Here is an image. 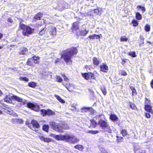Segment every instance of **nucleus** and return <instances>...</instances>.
<instances>
[{
	"mask_svg": "<svg viewBox=\"0 0 153 153\" xmlns=\"http://www.w3.org/2000/svg\"><path fill=\"white\" fill-rule=\"evenodd\" d=\"M77 51L76 48L75 47L68 49L64 51L61 58H63L67 64L71 65L72 62L71 59L74 55L77 54Z\"/></svg>",
	"mask_w": 153,
	"mask_h": 153,
	"instance_id": "nucleus-1",
	"label": "nucleus"
},
{
	"mask_svg": "<svg viewBox=\"0 0 153 153\" xmlns=\"http://www.w3.org/2000/svg\"><path fill=\"white\" fill-rule=\"evenodd\" d=\"M37 27L38 30H40L39 34L40 36L46 33L47 35H50L52 37L56 34V28L52 26H49L46 28L42 25H39Z\"/></svg>",
	"mask_w": 153,
	"mask_h": 153,
	"instance_id": "nucleus-2",
	"label": "nucleus"
},
{
	"mask_svg": "<svg viewBox=\"0 0 153 153\" xmlns=\"http://www.w3.org/2000/svg\"><path fill=\"white\" fill-rule=\"evenodd\" d=\"M50 125L51 127L54 130L61 133L64 132L63 129H69V127L67 124H63L61 126H60L54 122H50Z\"/></svg>",
	"mask_w": 153,
	"mask_h": 153,
	"instance_id": "nucleus-3",
	"label": "nucleus"
},
{
	"mask_svg": "<svg viewBox=\"0 0 153 153\" xmlns=\"http://www.w3.org/2000/svg\"><path fill=\"white\" fill-rule=\"evenodd\" d=\"M66 142L70 143H77L79 140L76 136L72 134H65V140Z\"/></svg>",
	"mask_w": 153,
	"mask_h": 153,
	"instance_id": "nucleus-4",
	"label": "nucleus"
},
{
	"mask_svg": "<svg viewBox=\"0 0 153 153\" xmlns=\"http://www.w3.org/2000/svg\"><path fill=\"white\" fill-rule=\"evenodd\" d=\"M39 61V58L38 57L34 56L29 59L27 62V64L28 66H33V64L37 63Z\"/></svg>",
	"mask_w": 153,
	"mask_h": 153,
	"instance_id": "nucleus-5",
	"label": "nucleus"
},
{
	"mask_svg": "<svg viewBox=\"0 0 153 153\" xmlns=\"http://www.w3.org/2000/svg\"><path fill=\"white\" fill-rule=\"evenodd\" d=\"M27 106L28 108L36 111H38L39 109V106L36 103H33L30 102H29L27 103Z\"/></svg>",
	"mask_w": 153,
	"mask_h": 153,
	"instance_id": "nucleus-6",
	"label": "nucleus"
},
{
	"mask_svg": "<svg viewBox=\"0 0 153 153\" xmlns=\"http://www.w3.org/2000/svg\"><path fill=\"white\" fill-rule=\"evenodd\" d=\"M34 30L32 29L30 27L27 26L23 31V34L24 36H28L29 35L33 33Z\"/></svg>",
	"mask_w": 153,
	"mask_h": 153,
	"instance_id": "nucleus-7",
	"label": "nucleus"
},
{
	"mask_svg": "<svg viewBox=\"0 0 153 153\" xmlns=\"http://www.w3.org/2000/svg\"><path fill=\"white\" fill-rule=\"evenodd\" d=\"M82 76L86 79L88 80L91 79H95L94 74L91 73H82Z\"/></svg>",
	"mask_w": 153,
	"mask_h": 153,
	"instance_id": "nucleus-8",
	"label": "nucleus"
},
{
	"mask_svg": "<svg viewBox=\"0 0 153 153\" xmlns=\"http://www.w3.org/2000/svg\"><path fill=\"white\" fill-rule=\"evenodd\" d=\"M98 125L100 126L102 128L107 127H109L107 122L102 120H100L98 123Z\"/></svg>",
	"mask_w": 153,
	"mask_h": 153,
	"instance_id": "nucleus-9",
	"label": "nucleus"
},
{
	"mask_svg": "<svg viewBox=\"0 0 153 153\" xmlns=\"http://www.w3.org/2000/svg\"><path fill=\"white\" fill-rule=\"evenodd\" d=\"M31 124L32 125L29 126V127L30 128L36 131V129L35 128H38L39 127V124L38 122L34 120L32 121Z\"/></svg>",
	"mask_w": 153,
	"mask_h": 153,
	"instance_id": "nucleus-10",
	"label": "nucleus"
},
{
	"mask_svg": "<svg viewBox=\"0 0 153 153\" xmlns=\"http://www.w3.org/2000/svg\"><path fill=\"white\" fill-rule=\"evenodd\" d=\"M13 94H10L6 95L4 98V101L9 103L12 102V100H13Z\"/></svg>",
	"mask_w": 153,
	"mask_h": 153,
	"instance_id": "nucleus-11",
	"label": "nucleus"
},
{
	"mask_svg": "<svg viewBox=\"0 0 153 153\" xmlns=\"http://www.w3.org/2000/svg\"><path fill=\"white\" fill-rule=\"evenodd\" d=\"M13 100L17 101L18 102H22L23 104H25L26 102V100L23 99L21 98L16 96L13 95Z\"/></svg>",
	"mask_w": 153,
	"mask_h": 153,
	"instance_id": "nucleus-12",
	"label": "nucleus"
},
{
	"mask_svg": "<svg viewBox=\"0 0 153 153\" xmlns=\"http://www.w3.org/2000/svg\"><path fill=\"white\" fill-rule=\"evenodd\" d=\"M28 53L27 49L25 47L19 49V53L20 55H26Z\"/></svg>",
	"mask_w": 153,
	"mask_h": 153,
	"instance_id": "nucleus-13",
	"label": "nucleus"
},
{
	"mask_svg": "<svg viewBox=\"0 0 153 153\" xmlns=\"http://www.w3.org/2000/svg\"><path fill=\"white\" fill-rule=\"evenodd\" d=\"M53 137H54L57 140H65V135H54L53 136Z\"/></svg>",
	"mask_w": 153,
	"mask_h": 153,
	"instance_id": "nucleus-14",
	"label": "nucleus"
},
{
	"mask_svg": "<svg viewBox=\"0 0 153 153\" xmlns=\"http://www.w3.org/2000/svg\"><path fill=\"white\" fill-rule=\"evenodd\" d=\"M39 137L40 139L45 142L49 143L51 142L52 141V139L50 138H45L43 136H39Z\"/></svg>",
	"mask_w": 153,
	"mask_h": 153,
	"instance_id": "nucleus-15",
	"label": "nucleus"
},
{
	"mask_svg": "<svg viewBox=\"0 0 153 153\" xmlns=\"http://www.w3.org/2000/svg\"><path fill=\"white\" fill-rule=\"evenodd\" d=\"M152 108V106L146 104L145 105V109L146 111L153 113Z\"/></svg>",
	"mask_w": 153,
	"mask_h": 153,
	"instance_id": "nucleus-16",
	"label": "nucleus"
},
{
	"mask_svg": "<svg viewBox=\"0 0 153 153\" xmlns=\"http://www.w3.org/2000/svg\"><path fill=\"white\" fill-rule=\"evenodd\" d=\"M100 36H102L101 34H100V35H96V34H94V35L89 36L88 38L90 39H99L100 38Z\"/></svg>",
	"mask_w": 153,
	"mask_h": 153,
	"instance_id": "nucleus-17",
	"label": "nucleus"
},
{
	"mask_svg": "<svg viewBox=\"0 0 153 153\" xmlns=\"http://www.w3.org/2000/svg\"><path fill=\"white\" fill-rule=\"evenodd\" d=\"M110 119L113 121H116L118 119V117L114 114H111L110 116Z\"/></svg>",
	"mask_w": 153,
	"mask_h": 153,
	"instance_id": "nucleus-18",
	"label": "nucleus"
},
{
	"mask_svg": "<svg viewBox=\"0 0 153 153\" xmlns=\"http://www.w3.org/2000/svg\"><path fill=\"white\" fill-rule=\"evenodd\" d=\"M42 16V14L41 13H39L34 16V19L37 20H40Z\"/></svg>",
	"mask_w": 153,
	"mask_h": 153,
	"instance_id": "nucleus-19",
	"label": "nucleus"
},
{
	"mask_svg": "<svg viewBox=\"0 0 153 153\" xmlns=\"http://www.w3.org/2000/svg\"><path fill=\"white\" fill-rule=\"evenodd\" d=\"M78 22H74L73 25L72 27L73 29L75 30H77L78 29Z\"/></svg>",
	"mask_w": 153,
	"mask_h": 153,
	"instance_id": "nucleus-20",
	"label": "nucleus"
},
{
	"mask_svg": "<svg viewBox=\"0 0 153 153\" xmlns=\"http://www.w3.org/2000/svg\"><path fill=\"white\" fill-rule=\"evenodd\" d=\"M55 97L57 99V100L61 103H64L65 102V101L61 98L58 95H55Z\"/></svg>",
	"mask_w": 153,
	"mask_h": 153,
	"instance_id": "nucleus-21",
	"label": "nucleus"
},
{
	"mask_svg": "<svg viewBox=\"0 0 153 153\" xmlns=\"http://www.w3.org/2000/svg\"><path fill=\"white\" fill-rule=\"evenodd\" d=\"M93 61L94 65H97L99 63L100 61L96 57L93 58Z\"/></svg>",
	"mask_w": 153,
	"mask_h": 153,
	"instance_id": "nucleus-22",
	"label": "nucleus"
},
{
	"mask_svg": "<svg viewBox=\"0 0 153 153\" xmlns=\"http://www.w3.org/2000/svg\"><path fill=\"white\" fill-rule=\"evenodd\" d=\"M135 17L136 19L138 20H141L142 18L141 15L138 12L136 13Z\"/></svg>",
	"mask_w": 153,
	"mask_h": 153,
	"instance_id": "nucleus-23",
	"label": "nucleus"
},
{
	"mask_svg": "<svg viewBox=\"0 0 153 153\" xmlns=\"http://www.w3.org/2000/svg\"><path fill=\"white\" fill-rule=\"evenodd\" d=\"M74 148L80 151L82 150L84 148L83 146L82 145H78L75 146H74Z\"/></svg>",
	"mask_w": 153,
	"mask_h": 153,
	"instance_id": "nucleus-24",
	"label": "nucleus"
},
{
	"mask_svg": "<svg viewBox=\"0 0 153 153\" xmlns=\"http://www.w3.org/2000/svg\"><path fill=\"white\" fill-rule=\"evenodd\" d=\"M28 85L30 87L32 88H34L37 85L36 83L34 82H29Z\"/></svg>",
	"mask_w": 153,
	"mask_h": 153,
	"instance_id": "nucleus-25",
	"label": "nucleus"
},
{
	"mask_svg": "<svg viewBox=\"0 0 153 153\" xmlns=\"http://www.w3.org/2000/svg\"><path fill=\"white\" fill-rule=\"evenodd\" d=\"M129 56H131L133 57H135L136 56V53L134 51L130 52L128 53Z\"/></svg>",
	"mask_w": 153,
	"mask_h": 153,
	"instance_id": "nucleus-26",
	"label": "nucleus"
},
{
	"mask_svg": "<svg viewBox=\"0 0 153 153\" xmlns=\"http://www.w3.org/2000/svg\"><path fill=\"white\" fill-rule=\"evenodd\" d=\"M49 128L48 126L46 125H44L43 126L42 129L44 131L46 132H48V131Z\"/></svg>",
	"mask_w": 153,
	"mask_h": 153,
	"instance_id": "nucleus-27",
	"label": "nucleus"
},
{
	"mask_svg": "<svg viewBox=\"0 0 153 153\" xmlns=\"http://www.w3.org/2000/svg\"><path fill=\"white\" fill-rule=\"evenodd\" d=\"M132 23L134 27H136L138 25V22L135 19H134L132 21Z\"/></svg>",
	"mask_w": 153,
	"mask_h": 153,
	"instance_id": "nucleus-28",
	"label": "nucleus"
},
{
	"mask_svg": "<svg viewBox=\"0 0 153 153\" xmlns=\"http://www.w3.org/2000/svg\"><path fill=\"white\" fill-rule=\"evenodd\" d=\"M150 26L148 24H146L145 26V30L146 32H149L150 30Z\"/></svg>",
	"mask_w": 153,
	"mask_h": 153,
	"instance_id": "nucleus-29",
	"label": "nucleus"
},
{
	"mask_svg": "<svg viewBox=\"0 0 153 153\" xmlns=\"http://www.w3.org/2000/svg\"><path fill=\"white\" fill-rule=\"evenodd\" d=\"M88 32V31L86 30H82L80 31V34L82 36L85 35Z\"/></svg>",
	"mask_w": 153,
	"mask_h": 153,
	"instance_id": "nucleus-30",
	"label": "nucleus"
},
{
	"mask_svg": "<svg viewBox=\"0 0 153 153\" xmlns=\"http://www.w3.org/2000/svg\"><path fill=\"white\" fill-rule=\"evenodd\" d=\"M135 153H143L142 152L139 153V152H140L141 149L139 147H135L134 149Z\"/></svg>",
	"mask_w": 153,
	"mask_h": 153,
	"instance_id": "nucleus-31",
	"label": "nucleus"
},
{
	"mask_svg": "<svg viewBox=\"0 0 153 153\" xmlns=\"http://www.w3.org/2000/svg\"><path fill=\"white\" fill-rule=\"evenodd\" d=\"M101 90L104 95H105L106 94L107 92L106 89L105 87L103 86L101 88Z\"/></svg>",
	"mask_w": 153,
	"mask_h": 153,
	"instance_id": "nucleus-32",
	"label": "nucleus"
},
{
	"mask_svg": "<svg viewBox=\"0 0 153 153\" xmlns=\"http://www.w3.org/2000/svg\"><path fill=\"white\" fill-rule=\"evenodd\" d=\"M100 71L103 72H107L108 70V68H100Z\"/></svg>",
	"mask_w": 153,
	"mask_h": 153,
	"instance_id": "nucleus-33",
	"label": "nucleus"
},
{
	"mask_svg": "<svg viewBox=\"0 0 153 153\" xmlns=\"http://www.w3.org/2000/svg\"><path fill=\"white\" fill-rule=\"evenodd\" d=\"M117 141L118 142H121L123 141V138L121 137L118 136H117Z\"/></svg>",
	"mask_w": 153,
	"mask_h": 153,
	"instance_id": "nucleus-34",
	"label": "nucleus"
},
{
	"mask_svg": "<svg viewBox=\"0 0 153 153\" xmlns=\"http://www.w3.org/2000/svg\"><path fill=\"white\" fill-rule=\"evenodd\" d=\"M88 108L89 107H84L82 108L81 109V112H87V111H88V109H89Z\"/></svg>",
	"mask_w": 153,
	"mask_h": 153,
	"instance_id": "nucleus-35",
	"label": "nucleus"
},
{
	"mask_svg": "<svg viewBox=\"0 0 153 153\" xmlns=\"http://www.w3.org/2000/svg\"><path fill=\"white\" fill-rule=\"evenodd\" d=\"M127 40V38L125 36H123L121 37L120 40L121 42H126Z\"/></svg>",
	"mask_w": 153,
	"mask_h": 153,
	"instance_id": "nucleus-36",
	"label": "nucleus"
},
{
	"mask_svg": "<svg viewBox=\"0 0 153 153\" xmlns=\"http://www.w3.org/2000/svg\"><path fill=\"white\" fill-rule=\"evenodd\" d=\"M55 77L58 82H62V79L59 76H56Z\"/></svg>",
	"mask_w": 153,
	"mask_h": 153,
	"instance_id": "nucleus-37",
	"label": "nucleus"
},
{
	"mask_svg": "<svg viewBox=\"0 0 153 153\" xmlns=\"http://www.w3.org/2000/svg\"><path fill=\"white\" fill-rule=\"evenodd\" d=\"M54 112L50 110H47V115H51L53 114Z\"/></svg>",
	"mask_w": 153,
	"mask_h": 153,
	"instance_id": "nucleus-38",
	"label": "nucleus"
},
{
	"mask_svg": "<svg viewBox=\"0 0 153 153\" xmlns=\"http://www.w3.org/2000/svg\"><path fill=\"white\" fill-rule=\"evenodd\" d=\"M8 111L9 112V114H10V115H11L13 116H17V114L14 111Z\"/></svg>",
	"mask_w": 153,
	"mask_h": 153,
	"instance_id": "nucleus-39",
	"label": "nucleus"
},
{
	"mask_svg": "<svg viewBox=\"0 0 153 153\" xmlns=\"http://www.w3.org/2000/svg\"><path fill=\"white\" fill-rule=\"evenodd\" d=\"M121 133L123 136H126L127 134V131L125 130H123Z\"/></svg>",
	"mask_w": 153,
	"mask_h": 153,
	"instance_id": "nucleus-40",
	"label": "nucleus"
},
{
	"mask_svg": "<svg viewBox=\"0 0 153 153\" xmlns=\"http://www.w3.org/2000/svg\"><path fill=\"white\" fill-rule=\"evenodd\" d=\"M88 111L90 112L91 114H93L94 113L95 111L91 107L88 108Z\"/></svg>",
	"mask_w": 153,
	"mask_h": 153,
	"instance_id": "nucleus-41",
	"label": "nucleus"
},
{
	"mask_svg": "<svg viewBox=\"0 0 153 153\" xmlns=\"http://www.w3.org/2000/svg\"><path fill=\"white\" fill-rule=\"evenodd\" d=\"M41 112L43 116H45L47 114V110L44 109H42L41 110Z\"/></svg>",
	"mask_w": 153,
	"mask_h": 153,
	"instance_id": "nucleus-42",
	"label": "nucleus"
},
{
	"mask_svg": "<svg viewBox=\"0 0 153 153\" xmlns=\"http://www.w3.org/2000/svg\"><path fill=\"white\" fill-rule=\"evenodd\" d=\"M20 27L22 29L24 30V29H25V28H26V27L27 26H25V25L23 24L20 23Z\"/></svg>",
	"mask_w": 153,
	"mask_h": 153,
	"instance_id": "nucleus-43",
	"label": "nucleus"
},
{
	"mask_svg": "<svg viewBox=\"0 0 153 153\" xmlns=\"http://www.w3.org/2000/svg\"><path fill=\"white\" fill-rule=\"evenodd\" d=\"M88 132L92 134H95L98 133L99 132L97 131H90Z\"/></svg>",
	"mask_w": 153,
	"mask_h": 153,
	"instance_id": "nucleus-44",
	"label": "nucleus"
},
{
	"mask_svg": "<svg viewBox=\"0 0 153 153\" xmlns=\"http://www.w3.org/2000/svg\"><path fill=\"white\" fill-rule=\"evenodd\" d=\"M92 125L95 127L97 125V123L94 120H92L91 121Z\"/></svg>",
	"mask_w": 153,
	"mask_h": 153,
	"instance_id": "nucleus-45",
	"label": "nucleus"
},
{
	"mask_svg": "<svg viewBox=\"0 0 153 153\" xmlns=\"http://www.w3.org/2000/svg\"><path fill=\"white\" fill-rule=\"evenodd\" d=\"M119 73L123 76H126L127 74L126 72L124 71H120L119 72Z\"/></svg>",
	"mask_w": 153,
	"mask_h": 153,
	"instance_id": "nucleus-46",
	"label": "nucleus"
},
{
	"mask_svg": "<svg viewBox=\"0 0 153 153\" xmlns=\"http://www.w3.org/2000/svg\"><path fill=\"white\" fill-rule=\"evenodd\" d=\"M131 90L132 91V95H135L136 94V90L133 87L131 88Z\"/></svg>",
	"mask_w": 153,
	"mask_h": 153,
	"instance_id": "nucleus-47",
	"label": "nucleus"
},
{
	"mask_svg": "<svg viewBox=\"0 0 153 153\" xmlns=\"http://www.w3.org/2000/svg\"><path fill=\"white\" fill-rule=\"evenodd\" d=\"M137 7H138L139 8L141 9L143 11H145L146 10V9L145 7H142L141 6L139 5L137 6Z\"/></svg>",
	"mask_w": 153,
	"mask_h": 153,
	"instance_id": "nucleus-48",
	"label": "nucleus"
},
{
	"mask_svg": "<svg viewBox=\"0 0 153 153\" xmlns=\"http://www.w3.org/2000/svg\"><path fill=\"white\" fill-rule=\"evenodd\" d=\"M100 151L102 153H108L106 150L103 148H101L100 149Z\"/></svg>",
	"mask_w": 153,
	"mask_h": 153,
	"instance_id": "nucleus-49",
	"label": "nucleus"
},
{
	"mask_svg": "<svg viewBox=\"0 0 153 153\" xmlns=\"http://www.w3.org/2000/svg\"><path fill=\"white\" fill-rule=\"evenodd\" d=\"M21 80L26 81H28V79L26 77H21Z\"/></svg>",
	"mask_w": 153,
	"mask_h": 153,
	"instance_id": "nucleus-50",
	"label": "nucleus"
},
{
	"mask_svg": "<svg viewBox=\"0 0 153 153\" xmlns=\"http://www.w3.org/2000/svg\"><path fill=\"white\" fill-rule=\"evenodd\" d=\"M94 13H96L97 14H98L99 12V10L97 9H94Z\"/></svg>",
	"mask_w": 153,
	"mask_h": 153,
	"instance_id": "nucleus-51",
	"label": "nucleus"
},
{
	"mask_svg": "<svg viewBox=\"0 0 153 153\" xmlns=\"http://www.w3.org/2000/svg\"><path fill=\"white\" fill-rule=\"evenodd\" d=\"M130 106L133 109H135L136 108L134 104H130Z\"/></svg>",
	"mask_w": 153,
	"mask_h": 153,
	"instance_id": "nucleus-52",
	"label": "nucleus"
},
{
	"mask_svg": "<svg viewBox=\"0 0 153 153\" xmlns=\"http://www.w3.org/2000/svg\"><path fill=\"white\" fill-rule=\"evenodd\" d=\"M64 86H65L66 88L70 92H72V90L70 89V88L68 86V85H64Z\"/></svg>",
	"mask_w": 153,
	"mask_h": 153,
	"instance_id": "nucleus-53",
	"label": "nucleus"
},
{
	"mask_svg": "<svg viewBox=\"0 0 153 153\" xmlns=\"http://www.w3.org/2000/svg\"><path fill=\"white\" fill-rule=\"evenodd\" d=\"M150 101L147 98L145 99V103L148 104V103H149Z\"/></svg>",
	"mask_w": 153,
	"mask_h": 153,
	"instance_id": "nucleus-54",
	"label": "nucleus"
},
{
	"mask_svg": "<svg viewBox=\"0 0 153 153\" xmlns=\"http://www.w3.org/2000/svg\"><path fill=\"white\" fill-rule=\"evenodd\" d=\"M60 60L59 59H57L54 62V63L55 64H59V63Z\"/></svg>",
	"mask_w": 153,
	"mask_h": 153,
	"instance_id": "nucleus-55",
	"label": "nucleus"
},
{
	"mask_svg": "<svg viewBox=\"0 0 153 153\" xmlns=\"http://www.w3.org/2000/svg\"><path fill=\"white\" fill-rule=\"evenodd\" d=\"M7 21L10 23H12L13 22V21L10 18H9L7 19Z\"/></svg>",
	"mask_w": 153,
	"mask_h": 153,
	"instance_id": "nucleus-56",
	"label": "nucleus"
},
{
	"mask_svg": "<svg viewBox=\"0 0 153 153\" xmlns=\"http://www.w3.org/2000/svg\"><path fill=\"white\" fill-rule=\"evenodd\" d=\"M146 116L148 118H149L150 117V115L149 113H146Z\"/></svg>",
	"mask_w": 153,
	"mask_h": 153,
	"instance_id": "nucleus-57",
	"label": "nucleus"
},
{
	"mask_svg": "<svg viewBox=\"0 0 153 153\" xmlns=\"http://www.w3.org/2000/svg\"><path fill=\"white\" fill-rule=\"evenodd\" d=\"M102 65L100 66V67H108V66L106 64V63H102Z\"/></svg>",
	"mask_w": 153,
	"mask_h": 153,
	"instance_id": "nucleus-58",
	"label": "nucleus"
},
{
	"mask_svg": "<svg viewBox=\"0 0 153 153\" xmlns=\"http://www.w3.org/2000/svg\"><path fill=\"white\" fill-rule=\"evenodd\" d=\"M76 103H73L71 105V107L75 108L76 107Z\"/></svg>",
	"mask_w": 153,
	"mask_h": 153,
	"instance_id": "nucleus-59",
	"label": "nucleus"
},
{
	"mask_svg": "<svg viewBox=\"0 0 153 153\" xmlns=\"http://www.w3.org/2000/svg\"><path fill=\"white\" fill-rule=\"evenodd\" d=\"M151 85L152 88H153V79L151 82Z\"/></svg>",
	"mask_w": 153,
	"mask_h": 153,
	"instance_id": "nucleus-60",
	"label": "nucleus"
},
{
	"mask_svg": "<svg viewBox=\"0 0 153 153\" xmlns=\"http://www.w3.org/2000/svg\"><path fill=\"white\" fill-rule=\"evenodd\" d=\"M68 80V78L66 76H65L64 78V80L66 82L67 81V80Z\"/></svg>",
	"mask_w": 153,
	"mask_h": 153,
	"instance_id": "nucleus-61",
	"label": "nucleus"
},
{
	"mask_svg": "<svg viewBox=\"0 0 153 153\" xmlns=\"http://www.w3.org/2000/svg\"><path fill=\"white\" fill-rule=\"evenodd\" d=\"M126 62V60L124 59H123L122 62V63L123 64Z\"/></svg>",
	"mask_w": 153,
	"mask_h": 153,
	"instance_id": "nucleus-62",
	"label": "nucleus"
},
{
	"mask_svg": "<svg viewBox=\"0 0 153 153\" xmlns=\"http://www.w3.org/2000/svg\"><path fill=\"white\" fill-rule=\"evenodd\" d=\"M108 132L109 133H111V132H112V131H111V130L110 129H108Z\"/></svg>",
	"mask_w": 153,
	"mask_h": 153,
	"instance_id": "nucleus-63",
	"label": "nucleus"
},
{
	"mask_svg": "<svg viewBox=\"0 0 153 153\" xmlns=\"http://www.w3.org/2000/svg\"><path fill=\"white\" fill-rule=\"evenodd\" d=\"M2 36V34L0 33V39Z\"/></svg>",
	"mask_w": 153,
	"mask_h": 153,
	"instance_id": "nucleus-64",
	"label": "nucleus"
}]
</instances>
